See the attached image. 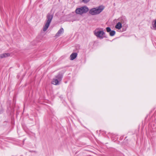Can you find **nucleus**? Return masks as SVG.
<instances>
[{"label":"nucleus","instance_id":"obj_7","mask_svg":"<svg viewBox=\"0 0 156 156\" xmlns=\"http://www.w3.org/2000/svg\"><path fill=\"white\" fill-rule=\"evenodd\" d=\"M10 54L9 53H5L0 55V58H2L10 56Z\"/></svg>","mask_w":156,"mask_h":156},{"label":"nucleus","instance_id":"obj_11","mask_svg":"<svg viewBox=\"0 0 156 156\" xmlns=\"http://www.w3.org/2000/svg\"><path fill=\"white\" fill-rule=\"evenodd\" d=\"M106 31H107V32H109V33L111 31V29L109 27H107L106 28Z\"/></svg>","mask_w":156,"mask_h":156},{"label":"nucleus","instance_id":"obj_1","mask_svg":"<svg viewBox=\"0 0 156 156\" xmlns=\"http://www.w3.org/2000/svg\"><path fill=\"white\" fill-rule=\"evenodd\" d=\"M53 16V14L51 13V11L48 13L46 16V23L43 27V31H46L51 21Z\"/></svg>","mask_w":156,"mask_h":156},{"label":"nucleus","instance_id":"obj_6","mask_svg":"<svg viewBox=\"0 0 156 156\" xmlns=\"http://www.w3.org/2000/svg\"><path fill=\"white\" fill-rule=\"evenodd\" d=\"M64 32V30L63 28H61L58 31L57 33L55 34V36L58 37Z\"/></svg>","mask_w":156,"mask_h":156},{"label":"nucleus","instance_id":"obj_8","mask_svg":"<svg viewBox=\"0 0 156 156\" xmlns=\"http://www.w3.org/2000/svg\"><path fill=\"white\" fill-rule=\"evenodd\" d=\"M77 56V54L76 53H72L70 56V59L73 60Z\"/></svg>","mask_w":156,"mask_h":156},{"label":"nucleus","instance_id":"obj_5","mask_svg":"<svg viewBox=\"0 0 156 156\" xmlns=\"http://www.w3.org/2000/svg\"><path fill=\"white\" fill-rule=\"evenodd\" d=\"M62 77V75L60 74H58L53 78L51 82L52 84L56 85H59V82L61 81Z\"/></svg>","mask_w":156,"mask_h":156},{"label":"nucleus","instance_id":"obj_13","mask_svg":"<svg viewBox=\"0 0 156 156\" xmlns=\"http://www.w3.org/2000/svg\"><path fill=\"white\" fill-rule=\"evenodd\" d=\"M153 27L156 29V19L154 20V22L153 25Z\"/></svg>","mask_w":156,"mask_h":156},{"label":"nucleus","instance_id":"obj_2","mask_svg":"<svg viewBox=\"0 0 156 156\" xmlns=\"http://www.w3.org/2000/svg\"><path fill=\"white\" fill-rule=\"evenodd\" d=\"M104 7L100 5L96 8L90 9L89 11V13L92 15H96L99 14L104 9Z\"/></svg>","mask_w":156,"mask_h":156},{"label":"nucleus","instance_id":"obj_3","mask_svg":"<svg viewBox=\"0 0 156 156\" xmlns=\"http://www.w3.org/2000/svg\"><path fill=\"white\" fill-rule=\"evenodd\" d=\"M94 35L98 38L101 39L104 37L106 38L105 36V33L102 29L100 30L99 29H96L94 32Z\"/></svg>","mask_w":156,"mask_h":156},{"label":"nucleus","instance_id":"obj_12","mask_svg":"<svg viewBox=\"0 0 156 156\" xmlns=\"http://www.w3.org/2000/svg\"><path fill=\"white\" fill-rule=\"evenodd\" d=\"M82 2H83L85 3H87L88 2H89L90 0H81Z\"/></svg>","mask_w":156,"mask_h":156},{"label":"nucleus","instance_id":"obj_10","mask_svg":"<svg viewBox=\"0 0 156 156\" xmlns=\"http://www.w3.org/2000/svg\"><path fill=\"white\" fill-rule=\"evenodd\" d=\"M115 34V31L113 30H111L110 32H109V34L111 36H114Z\"/></svg>","mask_w":156,"mask_h":156},{"label":"nucleus","instance_id":"obj_9","mask_svg":"<svg viewBox=\"0 0 156 156\" xmlns=\"http://www.w3.org/2000/svg\"><path fill=\"white\" fill-rule=\"evenodd\" d=\"M122 27V24L121 23L118 22L115 26V27L117 29H120Z\"/></svg>","mask_w":156,"mask_h":156},{"label":"nucleus","instance_id":"obj_4","mask_svg":"<svg viewBox=\"0 0 156 156\" xmlns=\"http://www.w3.org/2000/svg\"><path fill=\"white\" fill-rule=\"evenodd\" d=\"M89 10V9L87 7L84 6L77 8L75 10V12L77 14L82 15L87 13Z\"/></svg>","mask_w":156,"mask_h":156}]
</instances>
